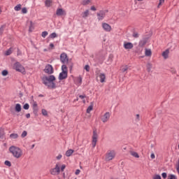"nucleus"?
Masks as SVG:
<instances>
[{
	"label": "nucleus",
	"mask_w": 179,
	"mask_h": 179,
	"mask_svg": "<svg viewBox=\"0 0 179 179\" xmlns=\"http://www.w3.org/2000/svg\"><path fill=\"white\" fill-rule=\"evenodd\" d=\"M56 15L57 16H64L66 15V13L62 8H58L56 11Z\"/></svg>",
	"instance_id": "4468645a"
},
{
	"label": "nucleus",
	"mask_w": 179,
	"mask_h": 179,
	"mask_svg": "<svg viewBox=\"0 0 179 179\" xmlns=\"http://www.w3.org/2000/svg\"><path fill=\"white\" fill-rule=\"evenodd\" d=\"M91 10H96V7H94V6H92L91 7Z\"/></svg>",
	"instance_id": "13d9d810"
},
{
	"label": "nucleus",
	"mask_w": 179,
	"mask_h": 179,
	"mask_svg": "<svg viewBox=\"0 0 179 179\" xmlns=\"http://www.w3.org/2000/svg\"><path fill=\"white\" fill-rule=\"evenodd\" d=\"M138 1H143V0H138Z\"/></svg>",
	"instance_id": "338daca9"
},
{
	"label": "nucleus",
	"mask_w": 179,
	"mask_h": 179,
	"mask_svg": "<svg viewBox=\"0 0 179 179\" xmlns=\"http://www.w3.org/2000/svg\"><path fill=\"white\" fill-rule=\"evenodd\" d=\"M102 27L105 31H111V26L107 23H102Z\"/></svg>",
	"instance_id": "2eb2a0df"
},
{
	"label": "nucleus",
	"mask_w": 179,
	"mask_h": 179,
	"mask_svg": "<svg viewBox=\"0 0 179 179\" xmlns=\"http://www.w3.org/2000/svg\"><path fill=\"white\" fill-rule=\"evenodd\" d=\"M51 3H52V0H46L45 2V6H47L48 8H50V6H51Z\"/></svg>",
	"instance_id": "5701e85b"
},
{
	"label": "nucleus",
	"mask_w": 179,
	"mask_h": 179,
	"mask_svg": "<svg viewBox=\"0 0 179 179\" xmlns=\"http://www.w3.org/2000/svg\"><path fill=\"white\" fill-rule=\"evenodd\" d=\"M9 152L15 159H20V157L23 156V150L15 145H12L9 148Z\"/></svg>",
	"instance_id": "f03ea898"
},
{
	"label": "nucleus",
	"mask_w": 179,
	"mask_h": 179,
	"mask_svg": "<svg viewBox=\"0 0 179 179\" xmlns=\"http://www.w3.org/2000/svg\"><path fill=\"white\" fill-rule=\"evenodd\" d=\"M50 47L51 48H54V44H53V43H50Z\"/></svg>",
	"instance_id": "052dcab7"
},
{
	"label": "nucleus",
	"mask_w": 179,
	"mask_h": 179,
	"mask_svg": "<svg viewBox=\"0 0 179 179\" xmlns=\"http://www.w3.org/2000/svg\"><path fill=\"white\" fill-rule=\"evenodd\" d=\"M88 3H90V0H84L83 1V5H88Z\"/></svg>",
	"instance_id": "c03bdc74"
},
{
	"label": "nucleus",
	"mask_w": 179,
	"mask_h": 179,
	"mask_svg": "<svg viewBox=\"0 0 179 179\" xmlns=\"http://www.w3.org/2000/svg\"><path fill=\"white\" fill-rule=\"evenodd\" d=\"M132 36L134 38H138L139 37V33L136 32V31H134L133 34H132Z\"/></svg>",
	"instance_id": "7c9ffc66"
},
{
	"label": "nucleus",
	"mask_w": 179,
	"mask_h": 179,
	"mask_svg": "<svg viewBox=\"0 0 179 179\" xmlns=\"http://www.w3.org/2000/svg\"><path fill=\"white\" fill-rule=\"evenodd\" d=\"M97 131L96 130L93 131V136H92V148H96V143H97Z\"/></svg>",
	"instance_id": "9b49d317"
},
{
	"label": "nucleus",
	"mask_w": 179,
	"mask_h": 179,
	"mask_svg": "<svg viewBox=\"0 0 179 179\" xmlns=\"http://www.w3.org/2000/svg\"><path fill=\"white\" fill-rule=\"evenodd\" d=\"M113 55H110L108 59V64H110L111 62H113Z\"/></svg>",
	"instance_id": "473e14b6"
},
{
	"label": "nucleus",
	"mask_w": 179,
	"mask_h": 179,
	"mask_svg": "<svg viewBox=\"0 0 179 179\" xmlns=\"http://www.w3.org/2000/svg\"><path fill=\"white\" fill-rule=\"evenodd\" d=\"M20 9H22V5L21 4H18L16 6H15L14 10L16 12H19V10H20Z\"/></svg>",
	"instance_id": "cd10ccee"
},
{
	"label": "nucleus",
	"mask_w": 179,
	"mask_h": 179,
	"mask_svg": "<svg viewBox=\"0 0 179 179\" xmlns=\"http://www.w3.org/2000/svg\"><path fill=\"white\" fill-rule=\"evenodd\" d=\"M73 150H72V149H70V150H67L66 152V156L67 157H70V156H72V155L73 154Z\"/></svg>",
	"instance_id": "aec40b11"
},
{
	"label": "nucleus",
	"mask_w": 179,
	"mask_h": 179,
	"mask_svg": "<svg viewBox=\"0 0 179 179\" xmlns=\"http://www.w3.org/2000/svg\"><path fill=\"white\" fill-rule=\"evenodd\" d=\"M96 75L97 80H99V78L101 83H104V82H106V74H104L103 73L96 71Z\"/></svg>",
	"instance_id": "0eeeda50"
},
{
	"label": "nucleus",
	"mask_w": 179,
	"mask_h": 179,
	"mask_svg": "<svg viewBox=\"0 0 179 179\" xmlns=\"http://www.w3.org/2000/svg\"><path fill=\"white\" fill-rule=\"evenodd\" d=\"M76 176H79L80 174V171L79 169H77L75 172Z\"/></svg>",
	"instance_id": "3c124183"
},
{
	"label": "nucleus",
	"mask_w": 179,
	"mask_h": 179,
	"mask_svg": "<svg viewBox=\"0 0 179 179\" xmlns=\"http://www.w3.org/2000/svg\"><path fill=\"white\" fill-rule=\"evenodd\" d=\"M5 138V130L3 129L0 128V139Z\"/></svg>",
	"instance_id": "6ab92c4d"
},
{
	"label": "nucleus",
	"mask_w": 179,
	"mask_h": 179,
	"mask_svg": "<svg viewBox=\"0 0 179 179\" xmlns=\"http://www.w3.org/2000/svg\"><path fill=\"white\" fill-rule=\"evenodd\" d=\"M34 146H35V145L33 144V145H31V149H34Z\"/></svg>",
	"instance_id": "e2e57ef3"
},
{
	"label": "nucleus",
	"mask_w": 179,
	"mask_h": 179,
	"mask_svg": "<svg viewBox=\"0 0 179 179\" xmlns=\"http://www.w3.org/2000/svg\"><path fill=\"white\" fill-rule=\"evenodd\" d=\"M79 97H80V99L83 100V99H85V97H86V95H80Z\"/></svg>",
	"instance_id": "5fc2aeb1"
},
{
	"label": "nucleus",
	"mask_w": 179,
	"mask_h": 179,
	"mask_svg": "<svg viewBox=\"0 0 179 179\" xmlns=\"http://www.w3.org/2000/svg\"><path fill=\"white\" fill-rule=\"evenodd\" d=\"M115 156H117V152L115 150H108L106 153L105 160L106 162H111L115 159Z\"/></svg>",
	"instance_id": "7ed1b4c3"
},
{
	"label": "nucleus",
	"mask_w": 179,
	"mask_h": 179,
	"mask_svg": "<svg viewBox=\"0 0 179 179\" xmlns=\"http://www.w3.org/2000/svg\"><path fill=\"white\" fill-rule=\"evenodd\" d=\"M56 159H57V160H61V159H62V155H59Z\"/></svg>",
	"instance_id": "864d4df0"
},
{
	"label": "nucleus",
	"mask_w": 179,
	"mask_h": 179,
	"mask_svg": "<svg viewBox=\"0 0 179 179\" xmlns=\"http://www.w3.org/2000/svg\"><path fill=\"white\" fill-rule=\"evenodd\" d=\"M47 36H48V32L47 31L42 32V37H43V38H45V37H47Z\"/></svg>",
	"instance_id": "c9c22d12"
},
{
	"label": "nucleus",
	"mask_w": 179,
	"mask_h": 179,
	"mask_svg": "<svg viewBox=\"0 0 179 179\" xmlns=\"http://www.w3.org/2000/svg\"><path fill=\"white\" fill-rule=\"evenodd\" d=\"M57 37H58V35L55 32H53V33L50 34V38H57Z\"/></svg>",
	"instance_id": "c756f323"
},
{
	"label": "nucleus",
	"mask_w": 179,
	"mask_h": 179,
	"mask_svg": "<svg viewBox=\"0 0 179 179\" xmlns=\"http://www.w3.org/2000/svg\"><path fill=\"white\" fill-rule=\"evenodd\" d=\"M32 29H33V27L31 26V27H29V31H31Z\"/></svg>",
	"instance_id": "680f3d73"
},
{
	"label": "nucleus",
	"mask_w": 179,
	"mask_h": 179,
	"mask_svg": "<svg viewBox=\"0 0 179 179\" xmlns=\"http://www.w3.org/2000/svg\"><path fill=\"white\" fill-rule=\"evenodd\" d=\"M153 178L154 179H162V176H160V175H155Z\"/></svg>",
	"instance_id": "49530a36"
},
{
	"label": "nucleus",
	"mask_w": 179,
	"mask_h": 179,
	"mask_svg": "<svg viewBox=\"0 0 179 179\" xmlns=\"http://www.w3.org/2000/svg\"><path fill=\"white\" fill-rule=\"evenodd\" d=\"M8 70H3V71H2V73H1V75H2L3 76H8Z\"/></svg>",
	"instance_id": "a19ab883"
},
{
	"label": "nucleus",
	"mask_w": 179,
	"mask_h": 179,
	"mask_svg": "<svg viewBox=\"0 0 179 179\" xmlns=\"http://www.w3.org/2000/svg\"><path fill=\"white\" fill-rule=\"evenodd\" d=\"M13 69H15L17 72H20L23 74L26 73V69L19 62H16L13 64Z\"/></svg>",
	"instance_id": "39448f33"
},
{
	"label": "nucleus",
	"mask_w": 179,
	"mask_h": 179,
	"mask_svg": "<svg viewBox=\"0 0 179 179\" xmlns=\"http://www.w3.org/2000/svg\"><path fill=\"white\" fill-rule=\"evenodd\" d=\"M128 69H129V67H128V66H123L121 68V71L122 72H127V71H128Z\"/></svg>",
	"instance_id": "c85d7f7f"
},
{
	"label": "nucleus",
	"mask_w": 179,
	"mask_h": 179,
	"mask_svg": "<svg viewBox=\"0 0 179 179\" xmlns=\"http://www.w3.org/2000/svg\"><path fill=\"white\" fill-rule=\"evenodd\" d=\"M80 81L82 82V78L80 79Z\"/></svg>",
	"instance_id": "69168bd1"
},
{
	"label": "nucleus",
	"mask_w": 179,
	"mask_h": 179,
	"mask_svg": "<svg viewBox=\"0 0 179 179\" xmlns=\"http://www.w3.org/2000/svg\"><path fill=\"white\" fill-rule=\"evenodd\" d=\"M162 3H164V0H159V3L158 4V8H160V6L162 5Z\"/></svg>",
	"instance_id": "09e8293b"
},
{
	"label": "nucleus",
	"mask_w": 179,
	"mask_h": 179,
	"mask_svg": "<svg viewBox=\"0 0 179 179\" xmlns=\"http://www.w3.org/2000/svg\"><path fill=\"white\" fill-rule=\"evenodd\" d=\"M130 155L131 156H133V157H136V159H139V155L138 154V152H136L135 151H131Z\"/></svg>",
	"instance_id": "412c9836"
},
{
	"label": "nucleus",
	"mask_w": 179,
	"mask_h": 179,
	"mask_svg": "<svg viewBox=\"0 0 179 179\" xmlns=\"http://www.w3.org/2000/svg\"><path fill=\"white\" fill-rule=\"evenodd\" d=\"M145 54L146 57H150L152 55V50L150 49H145Z\"/></svg>",
	"instance_id": "4be33fe9"
},
{
	"label": "nucleus",
	"mask_w": 179,
	"mask_h": 179,
	"mask_svg": "<svg viewBox=\"0 0 179 179\" xmlns=\"http://www.w3.org/2000/svg\"><path fill=\"white\" fill-rule=\"evenodd\" d=\"M88 16H89V10H87L82 13V17L84 18L87 17Z\"/></svg>",
	"instance_id": "a878e982"
},
{
	"label": "nucleus",
	"mask_w": 179,
	"mask_h": 179,
	"mask_svg": "<svg viewBox=\"0 0 179 179\" xmlns=\"http://www.w3.org/2000/svg\"><path fill=\"white\" fill-rule=\"evenodd\" d=\"M22 138H26L27 136V131H24L21 134Z\"/></svg>",
	"instance_id": "37998d69"
},
{
	"label": "nucleus",
	"mask_w": 179,
	"mask_h": 179,
	"mask_svg": "<svg viewBox=\"0 0 179 179\" xmlns=\"http://www.w3.org/2000/svg\"><path fill=\"white\" fill-rule=\"evenodd\" d=\"M110 117H111V114L110 112H106L104 115H103L101 117L102 122L106 123L110 120Z\"/></svg>",
	"instance_id": "9d476101"
},
{
	"label": "nucleus",
	"mask_w": 179,
	"mask_h": 179,
	"mask_svg": "<svg viewBox=\"0 0 179 179\" xmlns=\"http://www.w3.org/2000/svg\"><path fill=\"white\" fill-rule=\"evenodd\" d=\"M6 27V25H2L0 28V34H2L3 33V29Z\"/></svg>",
	"instance_id": "79ce46f5"
},
{
	"label": "nucleus",
	"mask_w": 179,
	"mask_h": 179,
	"mask_svg": "<svg viewBox=\"0 0 179 179\" xmlns=\"http://www.w3.org/2000/svg\"><path fill=\"white\" fill-rule=\"evenodd\" d=\"M33 111H34V114L35 115H38V108H33Z\"/></svg>",
	"instance_id": "4c0bfd02"
},
{
	"label": "nucleus",
	"mask_w": 179,
	"mask_h": 179,
	"mask_svg": "<svg viewBox=\"0 0 179 179\" xmlns=\"http://www.w3.org/2000/svg\"><path fill=\"white\" fill-rule=\"evenodd\" d=\"M123 45L125 50H131V48H134V44L131 42L124 43Z\"/></svg>",
	"instance_id": "ddd939ff"
},
{
	"label": "nucleus",
	"mask_w": 179,
	"mask_h": 179,
	"mask_svg": "<svg viewBox=\"0 0 179 179\" xmlns=\"http://www.w3.org/2000/svg\"><path fill=\"white\" fill-rule=\"evenodd\" d=\"M39 97H43V94H40Z\"/></svg>",
	"instance_id": "0e129e2a"
},
{
	"label": "nucleus",
	"mask_w": 179,
	"mask_h": 179,
	"mask_svg": "<svg viewBox=\"0 0 179 179\" xmlns=\"http://www.w3.org/2000/svg\"><path fill=\"white\" fill-rule=\"evenodd\" d=\"M24 110H29L30 108V105L29 103H25L23 106Z\"/></svg>",
	"instance_id": "e433bc0d"
},
{
	"label": "nucleus",
	"mask_w": 179,
	"mask_h": 179,
	"mask_svg": "<svg viewBox=\"0 0 179 179\" xmlns=\"http://www.w3.org/2000/svg\"><path fill=\"white\" fill-rule=\"evenodd\" d=\"M10 138L11 139H17V138H19V135L17 134H11L10 135Z\"/></svg>",
	"instance_id": "b1692460"
},
{
	"label": "nucleus",
	"mask_w": 179,
	"mask_h": 179,
	"mask_svg": "<svg viewBox=\"0 0 179 179\" xmlns=\"http://www.w3.org/2000/svg\"><path fill=\"white\" fill-rule=\"evenodd\" d=\"M169 52L170 51L169 50V49L166 50L162 52V57H164V59H167L169 58Z\"/></svg>",
	"instance_id": "f3484780"
},
{
	"label": "nucleus",
	"mask_w": 179,
	"mask_h": 179,
	"mask_svg": "<svg viewBox=\"0 0 179 179\" xmlns=\"http://www.w3.org/2000/svg\"><path fill=\"white\" fill-rule=\"evenodd\" d=\"M4 164L5 166H8V167H10V166H12V164L9 161H5Z\"/></svg>",
	"instance_id": "58836bf2"
},
{
	"label": "nucleus",
	"mask_w": 179,
	"mask_h": 179,
	"mask_svg": "<svg viewBox=\"0 0 179 179\" xmlns=\"http://www.w3.org/2000/svg\"><path fill=\"white\" fill-rule=\"evenodd\" d=\"M92 110H93V102H92L90 106H88V108L87 109V113L89 114V113H90V111H92Z\"/></svg>",
	"instance_id": "393cba45"
},
{
	"label": "nucleus",
	"mask_w": 179,
	"mask_h": 179,
	"mask_svg": "<svg viewBox=\"0 0 179 179\" xmlns=\"http://www.w3.org/2000/svg\"><path fill=\"white\" fill-rule=\"evenodd\" d=\"M44 72L48 75H52V73H54V68H52L51 64H48L44 69Z\"/></svg>",
	"instance_id": "1a4fd4ad"
},
{
	"label": "nucleus",
	"mask_w": 179,
	"mask_h": 179,
	"mask_svg": "<svg viewBox=\"0 0 179 179\" xmlns=\"http://www.w3.org/2000/svg\"><path fill=\"white\" fill-rule=\"evenodd\" d=\"M162 176L163 178H167V173H162Z\"/></svg>",
	"instance_id": "de8ad7c7"
},
{
	"label": "nucleus",
	"mask_w": 179,
	"mask_h": 179,
	"mask_svg": "<svg viewBox=\"0 0 179 179\" xmlns=\"http://www.w3.org/2000/svg\"><path fill=\"white\" fill-rule=\"evenodd\" d=\"M22 13H27V8H23L22 9Z\"/></svg>",
	"instance_id": "8fccbe9b"
},
{
	"label": "nucleus",
	"mask_w": 179,
	"mask_h": 179,
	"mask_svg": "<svg viewBox=\"0 0 179 179\" xmlns=\"http://www.w3.org/2000/svg\"><path fill=\"white\" fill-rule=\"evenodd\" d=\"M50 173L52 176H58L61 173V164H56L55 167L50 170Z\"/></svg>",
	"instance_id": "423d86ee"
},
{
	"label": "nucleus",
	"mask_w": 179,
	"mask_h": 179,
	"mask_svg": "<svg viewBox=\"0 0 179 179\" xmlns=\"http://www.w3.org/2000/svg\"><path fill=\"white\" fill-rule=\"evenodd\" d=\"M55 80V76L50 75L49 76H44L42 78V81L45 86H47L48 89H55L57 85L54 81Z\"/></svg>",
	"instance_id": "f257e3e1"
},
{
	"label": "nucleus",
	"mask_w": 179,
	"mask_h": 179,
	"mask_svg": "<svg viewBox=\"0 0 179 179\" xmlns=\"http://www.w3.org/2000/svg\"><path fill=\"white\" fill-rule=\"evenodd\" d=\"M12 54V49L10 48L5 52V55H10Z\"/></svg>",
	"instance_id": "f704fd0d"
},
{
	"label": "nucleus",
	"mask_w": 179,
	"mask_h": 179,
	"mask_svg": "<svg viewBox=\"0 0 179 179\" xmlns=\"http://www.w3.org/2000/svg\"><path fill=\"white\" fill-rule=\"evenodd\" d=\"M152 68H153V65H152L151 63H148L147 64V69H148V72H150V71H152Z\"/></svg>",
	"instance_id": "bb28decb"
},
{
	"label": "nucleus",
	"mask_w": 179,
	"mask_h": 179,
	"mask_svg": "<svg viewBox=\"0 0 179 179\" xmlns=\"http://www.w3.org/2000/svg\"><path fill=\"white\" fill-rule=\"evenodd\" d=\"M147 43H148V40L146 38H143L139 41L138 47H145Z\"/></svg>",
	"instance_id": "dca6fc26"
},
{
	"label": "nucleus",
	"mask_w": 179,
	"mask_h": 179,
	"mask_svg": "<svg viewBox=\"0 0 179 179\" xmlns=\"http://www.w3.org/2000/svg\"><path fill=\"white\" fill-rule=\"evenodd\" d=\"M76 101H78V99H76Z\"/></svg>",
	"instance_id": "774afa93"
},
{
	"label": "nucleus",
	"mask_w": 179,
	"mask_h": 179,
	"mask_svg": "<svg viewBox=\"0 0 179 179\" xmlns=\"http://www.w3.org/2000/svg\"><path fill=\"white\" fill-rule=\"evenodd\" d=\"M15 110L16 113H20V111H22V106L20 105V103L15 104Z\"/></svg>",
	"instance_id": "a211bd4d"
},
{
	"label": "nucleus",
	"mask_w": 179,
	"mask_h": 179,
	"mask_svg": "<svg viewBox=\"0 0 179 179\" xmlns=\"http://www.w3.org/2000/svg\"><path fill=\"white\" fill-rule=\"evenodd\" d=\"M139 120H140L139 114H137V115H136V120H137V121H139Z\"/></svg>",
	"instance_id": "4d7b16f0"
},
{
	"label": "nucleus",
	"mask_w": 179,
	"mask_h": 179,
	"mask_svg": "<svg viewBox=\"0 0 179 179\" xmlns=\"http://www.w3.org/2000/svg\"><path fill=\"white\" fill-rule=\"evenodd\" d=\"M84 69H85V71H87V72H90V66H89V65H85V67H84Z\"/></svg>",
	"instance_id": "ea45409f"
},
{
	"label": "nucleus",
	"mask_w": 179,
	"mask_h": 179,
	"mask_svg": "<svg viewBox=\"0 0 179 179\" xmlns=\"http://www.w3.org/2000/svg\"><path fill=\"white\" fill-rule=\"evenodd\" d=\"M26 117H27V118H30V113H27V114L26 115Z\"/></svg>",
	"instance_id": "bf43d9fd"
},
{
	"label": "nucleus",
	"mask_w": 179,
	"mask_h": 179,
	"mask_svg": "<svg viewBox=\"0 0 179 179\" xmlns=\"http://www.w3.org/2000/svg\"><path fill=\"white\" fill-rule=\"evenodd\" d=\"M68 78V67L66 65L63 64L62 66V72L59 74V80H64Z\"/></svg>",
	"instance_id": "20e7f679"
},
{
	"label": "nucleus",
	"mask_w": 179,
	"mask_h": 179,
	"mask_svg": "<svg viewBox=\"0 0 179 179\" xmlns=\"http://www.w3.org/2000/svg\"><path fill=\"white\" fill-rule=\"evenodd\" d=\"M168 179H177V176L176 175L171 174L169 175Z\"/></svg>",
	"instance_id": "72a5a7b5"
},
{
	"label": "nucleus",
	"mask_w": 179,
	"mask_h": 179,
	"mask_svg": "<svg viewBox=\"0 0 179 179\" xmlns=\"http://www.w3.org/2000/svg\"><path fill=\"white\" fill-rule=\"evenodd\" d=\"M32 106L33 108H37V102L34 101Z\"/></svg>",
	"instance_id": "603ef678"
},
{
	"label": "nucleus",
	"mask_w": 179,
	"mask_h": 179,
	"mask_svg": "<svg viewBox=\"0 0 179 179\" xmlns=\"http://www.w3.org/2000/svg\"><path fill=\"white\" fill-rule=\"evenodd\" d=\"M60 61L62 64H66L68 63L69 59H68V55L66 53L63 52L60 55Z\"/></svg>",
	"instance_id": "f8f14e48"
},
{
	"label": "nucleus",
	"mask_w": 179,
	"mask_h": 179,
	"mask_svg": "<svg viewBox=\"0 0 179 179\" xmlns=\"http://www.w3.org/2000/svg\"><path fill=\"white\" fill-rule=\"evenodd\" d=\"M108 13V10H102L97 13V17L99 20H103L106 17V14Z\"/></svg>",
	"instance_id": "6e6552de"
},
{
	"label": "nucleus",
	"mask_w": 179,
	"mask_h": 179,
	"mask_svg": "<svg viewBox=\"0 0 179 179\" xmlns=\"http://www.w3.org/2000/svg\"><path fill=\"white\" fill-rule=\"evenodd\" d=\"M151 159H155V157H156V156L155 155V153H152L150 155Z\"/></svg>",
	"instance_id": "6e6d98bb"
},
{
	"label": "nucleus",
	"mask_w": 179,
	"mask_h": 179,
	"mask_svg": "<svg viewBox=\"0 0 179 179\" xmlns=\"http://www.w3.org/2000/svg\"><path fill=\"white\" fill-rule=\"evenodd\" d=\"M41 113L45 117H47L48 115V113L45 109H42Z\"/></svg>",
	"instance_id": "2f4dec72"
},
{
	"label": "nucleus",
	"mask_w": 179,
	"mask_h": 179,
	"mask_svg": "<svg viewBox=\"0 0 179 179\" xmlns=\"http://www.w3.org/2000/svg\"><path fill=\"white\" fill-rule=\"evenodd\" d=\"M66 167V166H65V164L62 165L60 171H64V170H65Z\"/></svg>",
	"instance_id": "a18cd8bd"
}]
</instances>
